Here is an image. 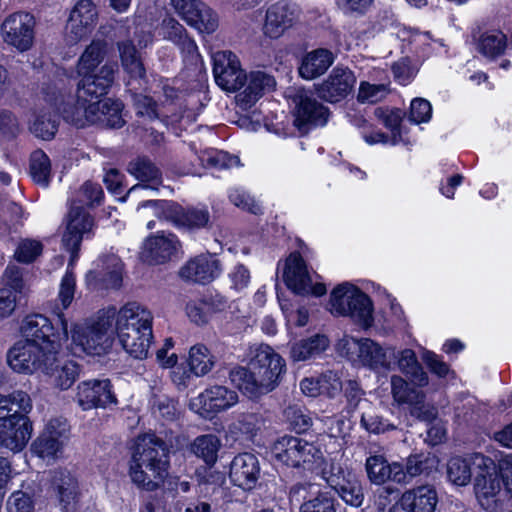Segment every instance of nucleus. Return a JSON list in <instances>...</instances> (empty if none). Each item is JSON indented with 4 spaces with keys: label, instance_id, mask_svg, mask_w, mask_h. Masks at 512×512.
<instances>
[{
    "label": "nucleus",
    "instance_id": "nucleus-29",
    "mask_svg": "<svg viewBox=\"0 0 512 512\" xmlns=\"http://www.w3.org/2000/svg\"><path fill=\"white\" fill-rule=\"evenodd\" d=\"M437 503V492L431 485H421L408 489L399 499L403 512H434Z\"/></svg>",
    "mask_w": 512,
    "mask_h": 512
},
{
    "label": "nucleus",
    "instance_id": "nucleus-12",
    "mask_svg": "<svg viewBox=\"0 0 512 512\" xmlns=\"http://www.w3.org/2000/svg\"><path fill=\"white\" fill-rule=\"evenodd\" d=\"M94 219L83 206L72 204L66 219L63 246L71 253L70 265L77 259L80 244L93 229Z\"/></svg>",
    "mask_w": 512,
    "mask_h": 512
},
{
    "label": "nucleus",
    "instance_id": "nucleus-45",
    "mask_svg": "<svg viewBox=\"0 0 512 512\" xmlns=\"http://www.w3.org/2000/svg\"><path fill=\"white\" fill-rule=\"evenodd\" d=\"M199 158L204 165L216 169H228L239 166L240 164V160L237 156L216 149L203 151Z\"/></svg>",
    "mask_w": 512,
    "mask_h": 512
},
{
    "label": "nucleus",
    "instance_id": "nucleus-9",
    "mask_svg": "<svg viewBox=\"0 0 512 512\" xmlns=\"http://www.w3.org/2000/svg\"><path fill=\"white\" fill-rule=\"evenodd\" d=\"M330 312L338 316H349L364 326L372 321V303L357 287L344 283L333 289L330 296Z\"/></svg>",
    "mask_w": 512,
    "mask_h": 512
},
{
    "label": "nucleus",
    "instance_id": "nucleus-13",
    "mask_svg": "<svg viewBox=\"0 0 512 512\" xmlns=\"http://www.w3.org/2000/svg\"><path fill=\"white\" fill-rule=\"evenodd\" d=\"M213 74L217 85L228 92L242 88L247 80L239 59L230 51H219L213 55Z\"/></svg>",
    "mask_w": 512,
    "mask_h": 512
},
{
    "label": "nucleus",
    "instance_id": "nucleus-25",
    "mask_svg": "<svg viewBox=\"0 0 512 512\" xmlns=\"http://www.w3.org/2000/svg\"><path fill=\"white\" fill-rule=\"evenodd\" d=\"M99 270L90 271L86 276L87 285L93 290L117 289L122 282V262L115 255L102 260Z\"/></svg>",
    "mask_w": 512,
    "mask_h": 512
},
{
    "label": "nucleus",
    "instance_id": "nucleus-16",
    "mask_svg": "<svg viewBox=\"0 0 512 512\" xmlns=\"http://www.w3.org/2000/svg\"><path fill=\"white\" fill-rule=\"evenodd\" d=\"M98 17L96 6L91 0H81L72 9L65 27V39L73 45L88 36Z\"/></svg>",
    "mask_w": 512,
    "mask_h": 512
},
{
    "label": "nucleus",
    "instance_id": "nucleus-37",
    "mask_svg": "<svg viewBox=\"0 0 512 512\" xmlns=\"http://www.w3.org/2000/svg\"><path fill=\"white\" fill-rule=\"evenodd\" d=\"M329 346V340L325 335H314L301 340L291 347V357L294 361H305L320 355Z\"/></svg>",
    "mask_w": 512,
    "mask_h": 512
},
{
    "label": "nucleus",
    "instance_id": "nucleus-5",
    "mask_svg": "<svg viewBox=\"0 0 512 512\" xmlns=\"http://www.w3.org/2000/svg\"><path fill=\"white\" fill-rule=\"evenodd\" d=\"M116 332L123 349L135 359L149 354L152 341V314L137 302H129L116 311Z\"/></svg>",
    "mask_w": 512,
    "mask_h": 512
},
{
    "label": "nucleus",
    "instance_id": "nucleus-36",
    "mask_svg": "<svg viewBox=\"0 0 512 512\" xmlns=\"http://www.w3.org/2000/svg\"><path fill=\"white\" fill-rule=\"evenodd\" d=\"M394 357H398V368L404 373L410 381L420 387L428 384V376L419 364L417 357L413 350L405 349L395 354Z\"/></svg>",
    "mask_w": 512,
    "mask_h": 512
},
{
    "label": "nucleus",
    "instance_id": "nucleus-15",
    "mask_svg": "<svg viewBox=\"0 0 512 512\" xmlns=\"http://www.w3.org/2000/svg\"><path fill=\"white\" fill-rule=\"evenodd\" d=\"M299 7L287 1H279L267 8L263 33L271 39H278L299 20Z\"/></svg>",
    "mask_w": 512,
    "mask_h": 512
},
{
    "label": "nucleus",
    "instance_id": "nucleus-31",
    "mask_svg": "<svg viewBox=\"0 0 512 512\" xmlns=\"http://www.w3.org/2000/svg\"><path fill=\"white\" fill-rule=\"evenodd\" d=\"M491 470H493V464L478 470L475 476V494L480 505L486 510L496 503V497L501 489L500 480Z\"/></svg>",
    "mask_w": 512,
    "mask_h": 512
},
{
    "label": "nucleus",
    "instance_id": "nucleus-30",
    "mask_svg": "<svg viewBox=\"0 0 512 512\" xmlns=\"http://www.w3.org/2000/svg\"><path fill=\"white\" fill-rule=\"evenodd\" d=\"M247 86L237 95V102L245 109L255 104L265 93L271 92L276 86L274 77L264 71H252L247 76Z\"/></svg>",
    "mask_w": 512,
    "mask_h": 512
},
{
    "label": "nucleus",
    "instance_id": "nucleus-22",
    "mask_svg": "<svg viewBox=\"0 0 512 512\" xmlns=\"http://www.w3.org/2000/svg\"><path fill=\"white\" fill-rule=\"evenodd\" d=\"M494 464L492 459L475 453L464 458L453 457L447 464L448 479L457 486H465L471 481L472 474Z\"/></svg>",
    "mask_w": 512,
    "mask_h": 512
},
{
    "label": "nucleus",
    "instance_id": "nucleus-64",
    "mask_svg": "<svg viewBox=\"0 0 512 512\" xmlns=\"http://www.w3.org/2000/svg\"><path fill=\"white\" fill-rule=\"evenodd\" d=\"M432 113L431 104L423 99L416 98L411 102L409 119L414 123L426 122L430 119Z\"/></svg>",
    "mask_w": 512,
    "mask_h": 512
},
{
    "label": "nucleus",
    "instance_id": "nucleus-1",
    "mask_svg": "<svg viewBox=\"0 0 512 512\" xmlns=\"http://www.w3.org/2000/svg\"><path fill=\"white\" fill-rule=\"evenodd\" d=\"M106 55V44L93 41L80 56L76 72L79 77L74 94H60L54 106L66 122L77 127L87 124H100L110 128H120L125 121L122 116L123 104L119 100L106 98L118 72L116 62L99 64Z\"/></svg>",
    "mask_w": 512,
    "mask_h": 512
},
{
    "label": "nucleus",
    "instance_id": "nucleus-21",
    "mask_svg": "<svg viewBox=\"0 0 512 512\" xmlns=\"http://www.w3.org/2000/svg\"><path fill=\"white\" fill-rule=\"evenodd\" d=\"M356 83V77L348 68L336 67L317 88L318 96L331 103L346 98Z\"/></svg>",
    "mask_w": 512,
    "mask_h": 512
},
{
    "label": "nucleus",
    "instance_id": "nucleus-38",
    "mask_svg": "<svg viewBox=\"0 0 512 512\" xmlns=\"http://www.w3.org/2000/svg\"><path fill=\"white\" fill-rule=\"evenodd\" d=\"M173 220L176 225L188 229L207 227L210 222V213L205 208H181L173 210Z\"/></svg>",
    "mask_w": 512,
    "mask_h": 512
},
{
    "label": "nucleus",
    "instance_id": "nucleus-4",
    "mask_svg": "<svg viewBox=\"0 0 512 512\" xmlns=\"http://www.w3.org/2000/svg\"><path fill=\"white\" fill-rule=\"evenodd\" d=\"M169 449L155 434H144L137 438L130 463V477L138 487L153 491L168 474Z\"/></svg>",
    "mask_w": 512,
    "mask_h": 512
},
{
    "label": "nucleus",
    "instance_id": "nucleus-47",
    "mask_svg": "<svg viewBox=\"0 0 512 512\" xmlns=\"http://www.w3.org/2000/svg\"><path fill=\"white\" fill-rule=\"evenodd\" d=\"M49 375L54 376V384L56 387L61 390H66L72 386L79 376V366L72 361L59 366V360L57 359L55 368Z\"/></svg>",
    "mask_w": 512,
    "mask_h": 512
},
{
    "label": "nucleus",
    "instance_id": "nucleus-23",
    "mask_svg": "<svg viewBox=\"0 0 512 512\" xmlns=\"http://www.w3.org/2000/svg\"><path fill=\"white\" fill-rule=\"evenodd\" d=\"M365 470L372 484L383 485L388 481L406 484L403 466L398 462L388 463L383 455H370L366 459Z\"/></svg>",
    "mask_w": 512,
    "mask_h": 512
},
{
    "label": "nucleus",
    "instance_id": "nucleus-17",
    "mask_svg": "<svg viewBox=\"0 0 512 512\" xmlns=\"http://www.w3.org/2000/svg\"><path fill=\"white\" fill-rule=\"evenodd\" d=\"M35 19L29 13L19 12L7 17L2 24L4 40L19 51H27L34 40Z\"/></svg>",
    "mask_w": 512,
    "mask_h": 512
},
{
    "label": "nucleus",
    "instance_id": "nucleus-60",
    "mask_svg": "<svg viewBox=\"0 0 512 512\" xmlns=\"http://www.w3.org/2000/svg\"><path fill=\"white\" fill-rule=\"evenodd\" d=\"M75 277L72 272L67 271L62 278L58 293V300L62 306V310L67 309L74 299L75 294Z\"/></svg>",
    "mask_w": 512,
    "mask_h": 512
},
{
    "label": "nucleus",
    "instance_id": "nucleus-35",
    "mask_svg": "<svg viewBox=\"0 0 512 512\" xmlns=\"http://www.w3.org/2000/svg\"><path fill=\"white\" fill-rule=\"evenodd\" d=\"M77 487L76 479L69 472H56L53 477V488L62 509L69 510L73 507L77 497Z\"/></svg>",
    "mask_w": 512,
    "mask_h": 512
},
{
    "label": "nucleus",
    "instance_id": "nucleus-50",
    "mask_svg": "<svg viewBox=\"0 0 512 512\" xmlns=\"http://www.w3.org/2000/svg\"><path fill=\"white\" fill-rule=\"evenodd\" d=\"M361 425L368 432L374 434L384 433L395 428L387 420L375 413L374 408L371 405L362 412Z\"/></svg>",
    "mask_w": 512,
    "mask_h": 512
},
{
    "label": "nucleus",
    "instance_id": "nucleus-26",
    "mask_svg": "<svg viewBox=\"0 0 512 512\" xmlns=\"http://www.w3.org/2000/svg\"><path fill=\"white\" fill-rule=\"evenodd\" d=\"M260 476V465L257 457L251 453H242L234 457L230 465L229 477L234 485L251 490Z\"/></svg>",
    "mask_w": 512,
    "mask_h": 512
},
{
    "label": "nucleus",
    "instance_id": "nucleus-18",
    "mask_svg": "<svg viewBox=\"0 0 512 512\" xmlns=\"http://www.w3.org/2000/svg\"><path fill=\"white\" fill-rule=\"evenodd\" d=\"M328 485L336 491L342 500L351 506L359 507L364 500V492L358 476L350 470L332 465L326 478Z\"/></svg>",
    "mask_w": 512,
    "mask_h": 512
},
{
    "label": "nucleus",
    "instance_id": "nucleus-6",
    "mask_svg": "<svg viewBox=\"0 0 512 512\" xmlns=\"http://www.w3.org/2000/svg\"><path fill=\"white\" fill-rule=\"evenodd\" d=\"M116 308H108L97 321L77 323L71 329V340L75 351L86 354L100 355L112 345V319L115 318Z\"/></svg>",
    "mask_w": 512,
    "mask_h": 512
},
{
    "label": "nucleus",
    "instance_id": "nucleus-48",
    "mask_svg": "<svg viewBox=\"0 0 512 512\" xmlns=\"http://www.w3.org/2000/svg\"><path fill=\"white\" fill-rule=\"evenodd\" d=\"M390 91L388 83L372 84L363 81L360 83L357 99L361 103L374 104L385 99Z\"/></svg>",
    "mask_w": 512,
    "mask_h": 512
},
{
    "label": "nucleus",
    "instance_id": "nucleus-41",
    "mask_svg": "<svg viewBox=\"0 0 512 512\" xmlns=\"http://www.w3.org/2000/svg\"><path fill=\"white\" fill-rule=\"evenodd\" d=\"M30 175L35 183L43 187L49 185L51 179V162L42 150H35L30 156Z\"/></svg>",
    "mask_w": 512,
    "mask_h": 512
},
{
    "label": "nucleus",
    "instance_id": "nucleus-39",
    "mask_svg": "<svg viewBox=\"0 0 512 512\" xmlns=\"http://www.w3.org/2000/svg\"><path fill=\"white\" fill-rule=\"evenodd\" d=\"M215 365V357L209 349L202 345L196 344L189 351V367L196 376H204L209 373Z\"/></svg>",
    "mask_w": 512,
    "mask_h": 512
},
{
    "label": "nucleus",
    "instance_id": "nucleus-32",
    "mask_svg": "<svg viewBox=\"0 0 512 512\" xmlns=\"http://www.w3.org/2000/svg\"><path fill=\"white\" fill-rule=\"evenodd\" d=\"M333 61V54L329 50L316 49L305 55L299 67V73L304 79H314L324 74Z\"/></svg>",
    "mask_w": 512,
    "mask_h": 512
},
{
    "label": "nucleus",
    "instance_id": "nucleus-44",
    "mask_svg": "<svg viewBox=\"0 0 512 512\" xmlns=\"http://www.w3.org/2000/svg\"><path fill=\"white\" fill-rule=\"evenodd\" d=\"M478 48L487 57L501 55L506 48V36L500 31L486 32L480 37Z\"/></svg>",
    "mask_w": 512,
    "mask_h": 512
},
{
    "label": "nucleus",
    "instance_id": "nucleus-40",
    "mask_svg": "<svg viewBox=\"0 0 512 512\" xmlns=\"http://www.w3.org/2000/svg\"><path fill=\"white\" fill-rule=\"evenodd\" d=\"M438 460L431 454H416L407 459L404 474L406 476V483H409L411 478L425 474L429 475L437 468Z\"/></svg>",
    "mask_w": 512,
    "mask_h": 512
},
{
    "label": "nucleus",
    "instance_id": "nucleus-34",
    "mask_svg": "<svg viewBox=\"0 0 512 512\" xmlns=\"http://www.w3.org/2000/svg\"><path fill=\"white\" fill-rule=\"evenodd\" d=\"M161 34L167 40L175 43L182 52L193 57L197 52L195 42L190 39L185 28L174 18L167 17L162 21L160 27Z\"/></svg>",
    "mask_w": 512,
    "mask_h": 512
},
{
    "label": "nucleus",
    "instance_id": "nucleus-52",
    "mask_svg": "<svg viewBox=\"0 0 512 512\" xmlns=\"http://www.w3.org/2000/svg\"><path fill=\"white\" fill-rule=\"evenodd\" d=\"M103 195V190L99 184L88 181L81 186L74 203L83 207L84 205H99L102 201Z\"/></svg>",
    "mask_w": 512,
    "mask_h": 512
},
{
    "label": "nucleus",
    "instance_id": "nucleus-54",
    "mask_svg": "<svg viewBox=\"0 0 512 512\" xmlns=\"http://www.w3.org/2000/svg\"><path fill=\"white\" fill-rule=\"evenodd\" d=\"M7 512H35L34 500L23 491L13 492L6 502Z\"/></svg>",
    "mask_w": 512,
    "mask_h": 512
},
{
    "label": "nucleus",
    "instance_id": "nucleus-24",
    "mask_svg": "<svg viewBox=\"0 0 512 512\" xmlns=\"http://www.w3.org/2000/svg\"><path fill=\"white\" fill-rule=\"evenodd\" d=\"M178 247L179 242L174 234L162 232L145 240L142 257L150 264H163L172 259Z\"/></svg>",
    "mask_w": 512,
    "mask_h": 512
},
{
    "label": "nucleus",
    "instance_id": "nucleus-46",
    "mask_svg": "<svg viewBox=\"0 0 512 512\" xmlns=\"http://www.w3.org/2000/svg\"><path fill=\"white\" fill-rule=\"evenodd\" d=\"M65 444V441L49 436L48 432H42L33 443V450L41 458H56L62 454Z\"/></svg>",
    "mask_w": 512,
    "mask_h": 512
},
{
    "label": "nucleus",
    "instance_id": "nucleus-43",
    "mask_svg": "<svg viewBox=\"0 0 512 512\" xmlns=\"http://www.w3.org/2000/svg\"><path fill=\"white\" fill-rule=\"evenodd\" d=\"M220 445V440L216 435H202L194 440L192 451L207 464H213L217 460Z\"/></svg>",
    "mask_w": 512,
    "mask_h": 512
},
{
    "label": "nucleus",
    "instance_id": "nucleus-59",
    "mask_svg": "<svg viewBox=\"0 0 512 512\" xmlns=\"http://www.w3.org/2000/svg\"><path fill=\"white\" fill-rule=\"evenodd\" d=\"M391 388L394 399L398 403H412L418 393L412 391L408 383L400 376H392Z\"/></svg>",
    "mask_w": 512,
    "mask_h": 512
},
{
    "label": "nucleus",
    "instance_id": "nucleus-42",
    "mask_svg": "<svg viewBox=\"0 0 512 512\" xmlns=\"http://www.w3.org/2000/svg\"><path fill=\"white\" fill-rule=\"evenodd\" d=\"M58 129L56 116L49 111H40L30 125V131L38 138L51 140Z\"/></svg>",
    "mask_w": 512,
    "mask_h": 512
},
{
    "label": "nucleus",
    "instance_id": "nucleus-62",
    "mask_svg": "<svg viewBox=\"0 0 512 512\" xmlns=\"http://www.w3.org/2000/svg\"><path fill=\"white\" fill-rule=\"evenodd\" d=\"M152 407L155 414L166 420H173L177 415V407L174 400L165 395L155 396Z\"/></svg>",
    "mask_w": 512,
    "mask_h": 512
},
{
    "label": "nucleus",
    "instance_id": "nucleus-20",
    "mask_svg": "<svg viewBox=\"0 0 512 512\" xmlns=\"http://www.w3.org/2000/svg\"><path fill=\"white\" fill-rule=\"evenodd\" d=\"M32 430L27 416L14 414L9 421L0 422V444L13 452L21 451L30 440Z\"/></svg>",
    "mask_w": 512,
    "mask_h": 512
},
{
    "label": "nucleus",
    "instance_id": "nucleus-63",
    "mask_svg": "<svg viewBox=\"0 0 512 512\" xmlns=\"http://www.w3.org/2000/svg\"><path fill=\"white\" fill-rule=\"evenodd\" d=\"M363 391L360 388L359 384L355 380H349L345 386V396L347 398V402L350 408L356 409L361 407L366 409L370 406V403L364 399Z\"/></svg>",
    "mask_w": 512,
    "mask_h": 512
},
{
    "label": "nucleus",
    "instance_id": "nucleus-28",
    "mask_svg": "<svg viewBox=\"0 0 512 512\" xmlns=\"http://www.w3.org/2000/svg\"><path fill=\"white\" fill-rule=\"evenodd\" d=\"M127 171L142 182L131 187L127 192V196L138 190H158L162 184L160 170L147 157H137L131 160L127 166Z\"/></svg>",
    "mask_w": 512,
    "mask_h": 512
},
{
    "label": "nucleus",
    "instance_id": "nucleus-27",
    "mask_svg": "<svg viewBox=\"0 0 512 512\" xmlns=\"http://www.w3.org/2000/svg\"><path fill=\"white\" fill-rule=\"evenodd\" d=\"M219 261L210 254H202L189 260L181 269V278L195 283H209L220 274Z\"/></svg>",
    "mask_w": 512,
    "mask_h": 512
},
{
    "label": "nucleus",
    "instance_id": "nucleus-14",
    "mask_svg": "<svg viewBox=\"0 0 512 512\" xmlns=\"http://www.w3.org/2000/svg\"><path fill=\"white\" fill-rule=\"evenodd\" d=\"M238 403V394L225 386L215 385L205 389L191 401V407L204 418H212Z\"/></svg>",
    "mask_w": 512,
    "mask_h": 512
},
{
    "label": "nucleus",
    "instance_id": "nucleus-55",
    "mask_svg": "<svg viewBox=\"0 0 512 512\" xmlns=\"http://www.w3.org/2000/svg\"><path fill=\"white\" fill-rule=\"evenodd\" d=\"M134 107L138 116L153 120L158 117L156 102L147 95L132 94Z\"/></svg>",
    "mask_w": 512,
    "mask_h": 512
},
{
    "label": "nucleus",
    "instance_id": "nucleus-49",
    "mask_svg": "<svg viewBox=\"0 0 512 512\" xmlns=\"http://www.w3.org/2000/svg\"><path fill=\"white\" fill-rule=\"evenodd\" d=\"M195 14L196 16L189 23L190 26L208 34L213 33L217 29L218 15L205 3L200 6Z\"/></svg>",
    "mask_w": 512,
    "mask_h": 512
},
{
    "label": "nucleus",
    "instance_id": "nucleus-57",
    "mask_svg": "<svg viewBox=\"0 0 512 512\" xmlns=\"http://www.w3.org/2000/svg\"><path fill=\"white\" fill-rule=\"evenodd\" d=\"M41 251L42 245L40 242L26 239L19 243L15 251V257L19 262L30 263L40 255Z\"/></svg>",
    "mask_w": 512,
    "mask_h": 512
},
{
    "label": "nucleus",
    "instance_id": "nucleus-61",
    "mask_svg": "<svg viewBox=\"0 0 512 512\" xmlns=\"http://www.w3.org/2000/svg\"><path fill=\"white\" fill-rule=\"evenodd\" d=\"M286 419L297 432L307 430L311 425V418L298 406H289L284 411Z\"/></svg>",
    "mask_w": 512,
    "mask_h": 512
},
{
    "label": "nucleus",
    "instance_id": "nucleus-19",
    "mask_svg": "<svg viewBox=\"0 0 512 512\" xmlns=\"http://www.w3.org/2000/svg\"><path fill=\"white\" fill-rule=\"evenodd\" d=\"M77 389L76 400L83 410L116 404V398L111 391L108 379L83 381Z\"/></svg>",
    "mask_w": 512,
    "mask_h": 512
},
{
    "label": "nucleus",
    "instance_id": "nucleus-10",
    "mask_svg": "<svg viewBox=\"0 0 512 512\" xmlns=\"http://www.w3.org/2000/svg\"><path fill=\"white\" fill-rule=\"evenodd\" d=\"M286 94L295 105L294 124L299 130L302 131L308 124H326L329 110L314 98L312 91L302 87H294L290 88Z\"/></svg>",
    "mask_w": 512,
    "mask_h": 512
},
{
    "label": "nucleus",
    "instance_id": "nucleus-58",
    "mask_svg": "<svg viewBox=\"0 0 512 512\" xmlns=\"http://www.w3.org/2000/svg\"><path fill=\"white\" fill-rule=\"evenodd\" d=\"M229 199L236 207L246 210L252 214L261 213V207L256 200L240 189L231 190Z\"/></svg>",
    "mask_w": 512,
    "mask_h": 512
},
{
    "label": "nucleus",
    "instance_id": "nucleus-2",
    "mask_svg": "<svg viewBox=\"0 0 512 512\" xmlns=\"http://www.w3.org/2000/svg\"><path fill=\"white\" fill-rule=\"evenodd\" d=\"M62 332L56 333L50 319L42 314L26 316L21 323L23 339L8 351L7 362L18 373L41 371L50 374L56 365L62 343L68 340V321L57 312Z\"/></svg>",
    "mask_w": 512,
    "mask_h": 512
},
{
    "label": "nucleus",
    "instance_id": "nucleus-8",
    "mask_svg": "<svg viewBox=\"0 0 512 512\" xmlns=\"http://www.w3.org/2000/svg\"><path fill=\"white\" fill-rule=\"evenodd\" d=\"M337 352L348 360L371 369L390 368V357L395 356L393 348L384 349L369 338L344 336L336 344Z\"/></svg>",
    "mask_w": 512,
    "mask_h": 512
},
{
    "label": "nucleus",
    "instance_id": "nucleus-7",
    "mask_svg": "<svg viewBox=\"0 0 512 512\" xmlns=\"http://www.w3.org/2000/svg\"><path fill=\"white\" fill-rule=\"evenodd\" d=\"M276 460L286 466L312 470L322 465L324 456L320 448L312 442L294 436H283L272 446Z\"/></svg>",
    "mask_w": 512,
    "mask_h": 512
},
{
    "label": "nucleus",
    "instance_id": "nucleus-33",
    "mask_svg": "<svg viewBox=\"0 0 512 512\" xmlns=\"http://www.w3.org/2000/svg\"><path fill=\"white\" fill-rule=\"evenodd\" d=\"M32 410V400L30 396L17 390L9 395L0 394V422L9 421L14 414L25 415Z\"/></svg>",
    "mask_w": 512,
    "mask_h": 512
},
{
    "label": "nucleus",
    "instance_id": "nucleus-56",
    "mask_svg": "<svg viewBox=\"0 0 512 512\" xmlns=\"http://www.w3.org/2000/svg\"><path fill=\"white\" fill-rule=\"evenodd\" d=\"M319 394L326 395L328 397H334L342 389V383L338 373L334 371H327L323 373L319 378Z\"/></svg>",
    "mask_w": 512,
    "mask_h": 512
},
{
    "label": "nucleus",
    "instance_id": "nucleus-11",
    "mask_svg": "<svg viewBox=\"0 0 512 512\" xmlns=\"http://www.w3.org/2000/svg\"><path fill=\"white\" fill-rule=\"evenodd\" d=\"M282 277L287 288L295 294L322 296L326 293L323 283L313 284L307 265L298 253H291L286 259Z\"/></svg>",
    "mask_w": 512,
    "mask_h": 512
},
{
    "label": "nucleus",
    "instance_id": "nucleus-3",
    "mask_svg": "<svg viewBox=\"0 0 512 512\" xmlns=\"http://www.w3.org/2000/svg\"><path fill=\"white\" fill-rule=\"evenodd\" d=\"M250 368L234 367L230 370L231 383L250 398L273 391L285 372L284 359L268 345L251 349Z\"/></svg>",
    "mask_w": 512,
    "mask_h": 512
},
{
    "label": "nucleus",
    "instance_id": "nucleus-53",
    "mask_svg": "<svg viewBox=\"0 0 512 512\" xmlns=\"http://www.w3.org/2000/svg\"><path fill=\"white\" fill-rule=\"evenodd\" d=\"M299 512H336L334 498L327 492H318L300 506Z\"/></svg>",
    "mask_w": 512,
    "mask_h": 512
},
{
    "label": "nucleus",
    "instance_id": "nucleus-51",
    "mask_svg": "<svg viewBox=\"0 0 512 512\" xmlns=\"http://www.w3.org/2000/svg\"><path fill=\"white\" fill-rule=\"evenodd\" d=\"M398 490L392 486H382L376 491L375 506L378 512L402 511L399 501L393 502Z\"/></svg>",
    "mask_w": 512,
    "mask_h": 512
}]
</instances>
